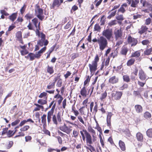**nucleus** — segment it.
I'll use <instances>...</instances> for the list:
<instances>
[{
  "mask_svg": "<svg viewBox=\"0 0 152 152\" xmlns=\"http://www.w3.org/2000/svg\"><path fill=\"white\" fill-rule=\"evenodd\" d=\"M56 107V103H55L50 110L47 113V119L48 124L50 123L52 118V121L53 124L57 125L58 122L60 123L62 121V117L61 112H59L57 115L53 114L54 110Z\"/></svg>",
  "mask_w": 152,
  "mask_h": 152,
  "instance_id": "f257e3e1",
  "label": "nucleus"
},
{
  "mask_svg": "<svg viewBox=\"0 0 152 152\" xmlns=\"http://www.w3.org/2000/svg\"><path fill=\"white\" fill-rule=\"evenodd\" d=\"M80 132L83 140L85 141L86 138V146L85 147L86 149L89 150L91 152L95 151V148L92 145L93 144L92 141H94V139L92 140V137L90 134L85 129H83L80 131Z\"/></svg>",
  "mask_w": 152,
  "mask_h": 152,
  "instance_id": "f03ea898",
  "label": "nucleus"
},
{
  "mask_svg": "<svg viewBox=\"0 0 152 152\" xmlns=\"http://www.w3.org/2000/svg\"><path fill=\"white\" fill-rule=\"evenodd\" d=\"M31 22L29 21V23L27 27L30 30H34V26L36 28L35 31L36 34L38 37L40 36L39 30H41L40 22H38V19L36 18H34L31 20Z\"/></svg>",
  "mask_w": 152,
  "mask_h": 152,
  "instance_id": "7ed1b4c3",
  "label": "nucleus"
},
{
  "mask_svg": "<svg viewBox=\"0 0 152 152\" xmlns=\"http://www.w3.org/2000/svg\"><path fill=\"white\" fill-rule=\"evenodd\" d=\"M93 42H97L99 45V49L101 51L103 50L108 46V42L107 39L104 37L101 36L97 39L96 38L92 40Z\"/></svg>",
  "mask_w": 152,
  "mask_h": 152,
  "instance_id": "20e7f679",
  "label": "nucleus"
},
{
  "mask_svg": "<svg viewBox=\"0 0 152 152\" xmlns=\"http://www.w3.org/2000/svg\"><path fill=\"white\" fill-rule=\"evenodd\" d=\"M99 60V55L96 54L94 58V59L92 61L91 64H88L89 70L91 74L93 75L97 69L98 63Z\"/></svg>",
  "mask_w": 152,
  "mask_h": 152,
  "instance_id": "39448f33",
  "label": "nucleus"
},
{
  "mask_svg": "<svg viewBox=\"0 0 152 152\" xmlns=\"http://www.w3.org/2000/svg\"><path fill=\"white\" fill-rule=\"evenodd\" d=\"M40 37L41 39L37 41V44L41 47L43 45L47 46L49 43L48 40L46 39L45 35L43 32L40 33V36L39 37Z\"/></svg>",
  "mask_w": 152,
  "mask_h": 152,
  "instance_id": "423d86ee",
  "label": "nucleus"
},
{
  "mask_svg": "<svg viewBox=\"0 0 152 152\" xmlns=\"http://www.w3.org/2000/svg\"><path fill=\"white\" fill-rule=\"evenodd\" d=\"M123 93L122 91H117L112 93L111 94V98L112 100L119 101L121 99Z\"/></svg>",
  "mask_w": 152,
  "mask_h": 152,
  "instance_id": "0eeeda50",
  "label": "nucleus"
},
{
  "mask_svg": "<svg viewBox=\"0 0 152 152\" xmlns=\"http://www.w3.org/2000/svg\"><path fill=\"white\" fill-rule=\"evenodd\" d=\"M102 36L105 37L107 39L110 40L113 35V31L112 29L108 28L104 29L102 32Z\"/></svg>",
  "mask_w": 152,
  "mask_h": 152,
  "instance_id": "6e6552de",
  "label": "nucleus"
},
{
  "mask_svg": "<svg viewBox=\"0 0 152 152\" xmlns=\"http://www.w3.org/2000/svg\"><path fill=\"white\" fill-rule=\"evenodd\" d=\"M37 9L36 10H35L36 16L39 20L42 21L45 18V16L43 15V10L40 8L39 6H37Z\"/></svg>",
  "mask_w": 152,
  "mask_h": 152,
  "instance_id": "1a4fd4ad",
  "label": "nucleus"
},
{
  "mask_svg": "<svg viewBox=\"0 0 152 152\" xmlns=\"http://www.w3.org/2000/svg\"><path fill=\"white\" fill-rule=\"evenodd\" d=\"M114 34L116 40L121 39L123 37V32L121 28H115L114 31Z\"/></svg>",
  "mask_w": 152,
  "mask_h": 152,
  "instance_id": "9d476101",
  "label": "nucleus"
},
{
  "mask_svg": "<svg viewBox=\"0 0 152 152\" xmlns=\"http://www.w3.org/2000/svg\"><path fill=\"white\" fill-rule=\"evenodd\" d=\"M71 126L68 127L64 123L63 125L59 126V129L61 131L66 133L67 134H69L72 131L71 129Z\"/></svg>",
  "mask_w": 152,
  "mask_h": 152,
  "instance_id": "9b49d317",
  "label": "nucleus"
},
{
  "mask_svg": "<svg viewBox=\"0 0 152 152\" xmlns=\"http://www.w3.org/2000/svg\"><path fill=\"white\" fill-rule=\"evenodd\" d=\"M119 81V78L116 75H112L110 76L108 80L109 83L111 84H115L118 83Z\"/></svg>",
  "mask_w": 152,
  "mask_h": 152,
  "instance_id": "f8f14e48",
  "label": "nucleus"
},
{
  "mask_svg": "<svg viewBox=\"0 0 152 152\" xmlns=\"http://www.w3.org/2000/svg\"><path fill=\"white\" fill-rule=\"evenodd\" d=\"M127 41L129 44L131 45V46H135L138 42L137 39L132 37L130 35L128 37Z\"/></svg>",
  "mask_w": 152,
  "mask_h": 152,
  "instance_id": "ddd939ff",
  "label": "nucleus"
},
{
  "mask_svg": "<svg viewBox=\"0 0 152 152\" xmlns=\"http://www.w3.org/2000/svg\"><path fill=\"white\" fill-rule=\"evenodd\" d=\"M47 92L50 94H53L54 93V90H47L46 91V92L44 91L43 92L40 94L38 96V97L40 99L43 98L47 100L48 98V94Z\"/></svg>",
  "mask_w": 152,
  "mask_h": 152,
  "instance_id": "4468645a",
  "label": "nucleus"
},
{
  "mask_svg": "<svg viewBox=\"0 0 152 152\" xmlns=\"http://www.w3.org/2000/svg\"><path fill=\"white\" fill-rule=\"evenodd\" d=\"M138 75L139 79L142 81H145L148 78L145 72L142 69L139 70Z\"/></svg>",
  "mask_w": 152,
  "mask_h": 152,
  "instance_id": "2eb2a0df",
  "label": "nucleus"
},
{
  "mask_svg": "<svg viewBox=\"0 0 152 152\" xmlns=\"http://www.w3.org/2000/svg\"><path fill=\"white\" fill-rule=\"evenodd\" d=\"M56 91H57L58 93L57 94L54 96V98L57 99H59L57 101L58 104V105H60L61 103L63 98L61 95L59 94L60 91L58 89H56Z\"/></svg>",
  "mask_w": 152,
  "mask_h": 152,
  "instance_id": "dca6fc26",
  "label": "nucleus"
},
{
  "mask_svg": "<svg viewBox=\"0 0 152 152\" xmlns=\"http://www.w3.org/2000/svg\"><path fill=\"white\" fill-rule=\"evenodd\" d=\"M63 2V0H53L52 4L51 5V9H54L55 7H59Z\"/></svg>",
  "mask_w": 152,
  "mask_h": 152,
  "instance_id": "f3484780",
  "label": "nucleus"
},
{
  "mask_svg": "<svg viewBox=\"0 0 152 152\" xmlns=\"http://www.w3.org/2000/svg\"><path fill=\"white\" fill-rule=\"evenodd\" d=\"M88 130L89 132L92 133V140L94 139V141H92V143L96 141V135L95 131L92 128L91 126H90L88 127Z\"/></svg>",
  "mask_w": 152,
  "mask_h": 152,
  "instance_id": "a211bd4d",
  "label": "nucleus"
},
{
  "mask_svg": "<svg viewBox=\"0 0 152 152\" xmlns=\"http://www.w3.org/2000/svg\"><path fill=\"white\" fill-rule=\"evenodd\" d=\"M129 4H131V7L136 8L137 7V4L139 2L140 0H126Z\"/></svg>",
  "mask_w": 152,
  "mask_h": 152,
  "instance_id": "6ab92c4d",
  "label": "nucleus"
},
{
  "mask_svg": "<svg viewBox=\"0 0 152 152\" xmlns=\"http://www.w3.org/2000/svg\"><path fill=\"white\" fill-rule=\"evenodd\" d=\"M113 115V114L111 112H108L107 115L106 119L107 125L110 128L111 127V117Z\"/></svg>",
  "mask_w": 152,
  "mask_h": 152,
  "instance_id": "aec40b11",
  "label": "nucleus"
},
{
  "mask_svg": "<svg viewBox=\"0 0 152 152\" xmlns=\"http://www.w3.org/2000/svg\"><path fill=\"white\" fill-rule=\"evenodd\" d=\"M90 90V89H89L88 92L86 86H83V87L80 90V95L83 97H86L88 94Z\"/></svg>",
  "mask_w": 152,
  "mask_h": 152,
  "instance_id": "412c9836",
  "label": "nucleus"
},
{
  "mask_svg": "<svg viewBox=\"0 0 152 152\" xmlns=\"http://www.w3.org/2000/svg\"><path fill=\"white\" fill-rule=\"evenodd\" d=\"M118 145L121 150L123 151H125L126 150V147L125 142L120 140L119 141Z\"/></svg>",
  "mask_w": 152,
  "mask_h": 152,
  "instance_id": "4be33fe9",
  "label": "nucleus"
},
{
  "mask_svg": "<svg viewBox=\"0 0 152 152\" xmlns=\"http://www.w3.org/2000/svg\"><path fill=\"white\" fill-rule=\"evenodd\" d=\"M134 108L136 112L137 113H142L143 112V107L140 105L136 104L135 105Z\"/></svg>",
  "mask_w": 152,
  "mask_h": 152,
  "instance_id": "5701e85b",
  "label": "nucleus"
},
{
  "mask_svg": "<svg viewBox=\"0 0 152 152\" xmlns=\"http://www.w3.org/2000/svg\"><path fill=\"white\" fill-rule=\"evenodd\" d=\"M148 28L145 25H142L141 28L139 29L138 33L140 35H141L146 32Z\"/></svg>",
  "mask_w": 152,
  "mask_h": 152,
  "instance_id": "b1692460",
  "label": "nucleus"
},
{
  "mask_svg": "<svg viewBox=\"0 0 152 152\" xmlns=\"http://www.w3.org/2000/svg\"><path fill=\"white\" fill-rule=\"evenodd\" d=\"M34 105L36 107L34 108L33 110V112L39 111L40 109L43 110L44 109V107L43 106L40 105L38 103H34Z\"/></svg>",
  "mask_w": 152,
  "mask_h": 152,
  "instance_id": "393cba45",
  "label": "nucleus"
},
{
  "mask_svg": "<svg viewBox=\"0 0 152 152\" xmlns=\"http://www.w3.org/2000/svg\"><path fill=\"white\" fill-rule=\"evenodd\" d=\"M127 7V4L126 3L122 4L120 8L118 10V12H120L122 13H124L126 10L125 8Z\"/></svg>",
  "mask_w": 152,
  "mask_h": 152,
  "instance_id": "a878e982",
  "label": "nucleus"
},
{
  "mask_svg": "<svg viewBox=\"0 0 152 152\" xmlns=\"http://www.w3.org/2000/svg\"><path fill=\"white\" fill-rule=\"evenodd\" d=\"M46 70L47 73L49 74L50 75L52 74L54 72L53 67L48 65L46 68Z\"/></svg>",
  "mask_w": 152,
  "mask_h": 152,
  "instance_id": "bb28decb",
  "label": "nucleus"
},
{
  "mask_svg": "<svg viewBox=\"0 0 152 152\" xmlns=\"http://www.w3.org/2000/svg\"><path fill=\"white\" fill-rule=\"evenodd\" d=\"M136 137L138 141L142 142L143 140V135L140 132H139L136 134Z\"/></svg>",
  "mask_w": 152,
  "mask_h": 152,
  "instance_id": "cd10ccee",
  "label": "nucleus"
},
{
  "mask_svg": "<svg viewBox=\"0 0 152 152\" xmlns=\"http://www.w3.org/2000/svg\"><path fill=\"white\" fill-rule=\"evenodd\" d=\"M128 50V48L127 47L124 46L121 48L120 53L122 55L126 56V55Z\"/></svg>",
  "mask_w": 152,
  "mask_h": 152,
  "instance_id": "c85d7f7f",
  "label": "nucleus"
},
{
  "mask_svg": "<svg viewBox=\"0 0 152 152\" xmlns=\"http://www.w3.org/2000/svg\"><path fill=\"white\" fill-rule=\"evenodd\" d=\"M46 116L45 114H43L41 117V122L43 124V126H46Z\"/></svg>",
  "mask_w": 152,
  "mask_h": 152,
  "instance_id": "c756f323",
  "label": "nucleus"
},
{
  "mask_svg": "<svg viewBox=\"0 0 152 152\" xmlns=\"http://www.w3.org/2000/svg\"><path fill=\"white\" fill-rule=\"evenodd\" d=\"M37 102L39 104L43 106L47 103V100L44 99H40L38 100Z\"/></svg>",
  "mask_w": 152,
  "mask_h": 152,
  "instance_id": "7c9ffc66",
  "label": "nucleus"
},
{
  "mask_svg": "<svg viewBox=\"0 0 152 152\" xmlns=\"http://www.w3.org/2000/svg\"><path fill=\"white\" fill-rule=\"evenodd\" d=\"M135 61V58H131L127 61L126 65L128 66H131L134 64Z\"/></svg>",
  "mask_w": 152,
  "mask_h": 152,
  "instance_id": "2f4dec72",
  "label": "nucleus"
},
{
  "mask_svg": "<svg viewBox=\"0 0 152 152\" xmlns=\"http://www.w3.org/2000/svg\"><path fill=\"white\" fill-rule=\"evenodd\" d=\"M140 55V50H137L135 51L132 54L131 57H139Z\"/></svg>",
  "mask_w": 152,
  "mask_h": 152,
  "instance_id": "473e14b6",
  "label": "nucleus"
},
{
  "mask_svg": "<svg viewBox=\"0 0 152 152\" xmlns=\"http://www.w3.org/2000/svg\"><path fill=\"white\" fill-rule=\"evenodd\" d=\"M143 116L145 119H148L151 118V115L149 112L145 111L143 113Z\"/></svg>",
  "mask_w": 152,
  "mask_h": 152,
  "instance_id": "72a5a7b5",
  "label": "nucleus"
},
{
  "mask_svg": "<svg viewBox=\"0 0 152 152\" xmlns=\"http://www.w3.org/2000/svg\"><path fill=\"white\" fill-rule=\"evenodd\" d=\"M17 12L12 13L9 16V19L12 21H14L17 18Z\"/></svg>",
  "mask_w": 152,
  "mask_h": 152,
  "instance_id": "f704fd0d",
  "label": "nucleus"
},
{
  "mask_svg": "<svg viewBox=\"0 0 152 152\" xmlns=\"http://www.w3.org/2000/svg\"><path fill=\"white\" fill-rule=\"evenodd\" d=\"M107 93L106 91H105L104 92L101 94V96L100 97V99L101 101H104L107 97Z\"/></svg>",
  "mask_w": 152,
  "mask_h": 152,
  "instance_id": "c9c22d12",
  "label": "nucleus"
},
{
  "mask_svg": "<svg viewBox=\"0 0 152 152\" xmlns=\"http://www.w3.org/2000/svg\"><path fill=\"white\" fill-rule=\"evenodd\" d=\"M142 6L145 7H149L151 5L150 1L148 0H144L142 2Z\"/></svg>",
  "mask_w": 152,
  "mask_h": 152,
  "instance_id": "e433bc0d",
  "label": "nucleus"
},
{
  "mask_svg": "<svg viewBox=\"0 0 152 152\" xmlns=\"http://www.w3.org/2000/svg\"><path fill=\"white\" fill-rule=\"evenodd\" d=\"M25 57L26 58L29 57L30 60V61H33L35 59V58H36L35 54L34 53H29Z\"/></svg>",
  "mask_w": 152,
  "mask_h": 152,
  "instance_id": "4c0bfd02",
  "label": "nucleus"
},
{
  "mask_svg": "<svg viewBox=\"0 0 152 152\" xmlns=\"http://www.w3.org/2000/svg\"><path fill=\"white\" fill-rule=\"evenodd\" d=\"M123 81L126 83L129 82L130 81V79L129 76L127 75H124L123 76Z\"/></svg>",
  "mask_w": 152,
  "mask_h": 152,
  "instance_id": "58836bf2",
  "label": "nucleus"
},
{
  "mask_svg": "<svg viewBox=\"0 0 152 152\" xmlns=\"http://www.w3.org/2000/svg\"><path fill=\"white\" fill-rule=\"evenodd\" d=\"M55 83L53 82H49V84L47 85V88L48 89H53L55 87Z\"/></svg>",
  "mask_w": 152,
  "mask_h": 152,
  "instance_id": "ea45409f",
  "label": "nucleus"
},
{
  "mask_svg": "<svg viewBox=\"0 0 152 152\" xmlns=\"http://www.w3.org/2000/svg\"><path fill=\"white\" fill-rule=\"evenodd\" d=\"M25 18L27 20H30L34 18V16L33 14H31L29 12L25 16Z\"/></svg>",
  "mask_w": 152,
  "mask_h": 152,
  "instance_id": "a19ab883",
  "label": "nucleus"
},
{
  "mask_svg": "<svg viewBox=\"0 0 152 152\" xmlns=\"http://www.w3.org/2000/svg\"><path fill=\"white\" fill-rule=\"evenodd\" d=\"M46 126H43V129L42 130L43 132V134H45L46 135H48L50 136V132L46 129Z\"/></svg>",
  "mask_w": 152,
  "mask_h": 152,
  "instance_id": "79ce46f5",
  "label": "nucleus"
},
{
  "mask_svg": "<svg viewBox=\"0 0 152 152\" xmlns=\"http://www.w3.org/2000/svg\"><path fill=\"white\" fill-rule=\"evenodd\" d=\"M147 136L149 138H152V128L148 129L146 131Z\"/></svg>",
  "mask_w": 152,
  "mask_h": 152,
  "instance_id": "37998d69",
  "label": "nucleus"
},
{
  "mask_svg": "<svg viewBox=\"0 0 152 152\" xmlns=\"http://www.w3.org/2000/svg\"><path fill=\"white\" fill-rule=\"evenodd\" d=\"M101 28L99 24L96 23L94 27V31H97L99 32L101 31Z\"/></svg>",
  "mask_w": 152,
  "mask_h": 152,
  "instance_id": "c03bdc74",
  "label": "nucleus"
},
{
  "mask_svg": "<svg viewBox=\"0 0 152 152\" xmlns=\"http://www.w3.org/2000/svg\"><path fill=\"white\" fill-rule=\"evenodd\" d=\"M79 132L78 130L74 129L72 132V137L75 138H77L79 136Z\"/></svg>",
  "mask_w": 152,
  "mask_h": 152,
  "instance_id": "a18cd8bd",
  "label": "nucleus"
},
{
  "mask_svg": "<svg viewBox=\"0 0 152 152\" xmlns=\"http://www.w3.org/2000/svg\"><path fill=\"white\" fill-rule=\"evenodd\" d=\"M72 112L76 116H77L79 113L78 111L77 110H76L74 104L72 106Z\"/></svg>",
  "mask_w": 152,
  "mask_h": 152,
  "instance_id": "49530a36",
  "label": "nucleus"
},
{
  "mask_svg": "<svg viewBox=\"0 0 152 152\" xmlns=\"http://www.w3.org/2000/svg\"><path fill=\"white\" fill-rule=\"evenodd\" d=\"M56 44H55V45H53V47H51L50 49L48 51V53H47L48 55L46 57L47 58H48L50 57V54L54 50V48L56 47Z\"/></svg>",
  "mask_w": 152,
  "mask_h": 152,
  "instance_id": "de8ad7c7",
  "label": "nucleus"
},
{
  "mask_svg": "<svg viewBox=\"0 0 152 152\" xmlns=\"http://www.w3.org/2000/svg\"><path fill=\"white\" fill-rule=\"evenodd\" d=\"M117 24V22L116 20H111L109 22L108 24L110 27H111L113 26L116 25Z\"/></svg>",
  "mask_w": 152,
  "mask_h": 152,
  "instance_id": "09e8293b",
  "label": "nucleus"
},
{
  "mask_svg": "<svg viewBox=\"0 0 152 152\" xmlns=\"http://www.w3.org/2000/svg\"><path fill=\"white\" fill-rule=\"evenodd\" d=\"M107 141L109 142L112 145L116 146L115 143L113 141L112 136H110L107 139Z\"/></svg>",
  "mask_w": 152,
  "mask_h": 152,
  "instance_id": "8fccbe9b",
  "label": "nucleus"
},
{
  "mask_svg": "<svg viewBox=\"0 0 152 152\" xmlns=\"http://www.w3.org/2000/svg\"><path fill=\"white\" fill-rule=\"evenodd\" d=\"M134 95L135 96H138L141 97V91H134L133 92Z\"/></svg>",
  "mask_w": 152,
  "mask_h": 152,
  "instance_id": "3c124183",
  "label": "nucleus"
},
{
  "mask_svg": "<svg viewBox=\"0 0 152 152\" xmlns=\"http://www.w3.org/2000/svg\"><path fill=\"white\" fill-rule=\"evenodd\" d=\"M152 51V48H151L149 49H146L144 51V53L145 55H148L151 54Z\"/></svg>",
  "mask_w": 152,
  "mask_h": 152,
  "instance_id": "603ef678",
  "label": "nucleus"
},
{
  "mask_svg": "<svg viewBox=\"0 0 152 152\" xmlns=\"http://www.w3.org/2000/svg\"><path fill=\"white\" fill-rule=\"evenodd\" d=\"M77 116L78 121L83 124L85 125L86 123H85L83 120V118L82 116L80 115H78Z\"/></svg>",
  "mask_w": 152,
  "mask_h": 152,
  "instance_id": "864d4df0",
  "label": "nucleus"
},
{
  "mask_svg": "<svg viewBox=\"0 0 152 152\" xmlns=\"http://www.w3.org/2000/svg\"><path fill=\"white\" fill-rule=\"evenodd\" d=\"M116 12L117 10H115L111 12L110 14L107 17V18L110 19L112 17L114 16L116 14Z\"/></svg>",
  "mask_w": 152,
  "mask_h": 152,
  "instance_id": "5fc2aeb1",
  "label": "nucleus"
},
{
  "mask_svg": "<svg viewBox=\"0 0 152 152\" xmlns=\"http://www.w3.org/2000/svg\"><path fill=\"white\" fill-rule=\"evenodd\" d=\"M128 87V85L126 83H124L122 86L120 87L119 89L121 90H123L127 89Z\"/></svg>",
  "mask_w": 152,
  "mask_h": 152,
  "instance_id": "6e6d98bb",
  "label": "nucleus"
},
{
  "mask_svg": "<svg viewBox=\"0 0 152 152\" xmlns=\"http://www.w3.org/2000/svg\"><path fill=\"white\" fill-rule=\"evenodd\" d=\"M90 79L91 77H90L89 75L87 76L86 80L84 82L83 86H86L87 84L89 82Z\"/></svg>",
  "mask_w": 152,
  "mask_h": 152,
  "instance_id": "4d7b16f0",
  "label": "nucleus"
},
{
  "mask_svg": "<svg viewBox=\"0 0 152 152\" xmlns=\"http://www.w3.org/2000/svg\"><path fill=\"white\" fill-rule=\"evenodd\" d=\"M30 128V126L28 125H25L20 129V131L23 132L27 131Z\"/></svg>",
  "mask_w": 152,
  "mask_h": 152,
  "instance_id": "13d9d810",
  "label": "nucleus"
},
{
  "mask_svg": "<svg viewBox=\"0 0 152 152\" xmlns=\"http://www.w3.org/2000/svg\"><path fill=\"white\" fill-rule=\"evenodd\" d=\"M116 19L118 20L123 21L124 20L123 15H118L115 17Z\"/></svg>",
  "mask_w": 152,
  "mask_h": 152,
  "instance_id": "bf43d9fd",
  "label": "nucleus"
},
{
  "mask_svg": "<svg viewBox=\"0 0 152 152\" xmlns=\"http://www.w3.org/2000/svg\"><path fill=\"white\" fill-rule=\"evenodd\" d=\"M15 134V132H13V131L9 130L7 132V135L9 137H12Z\"/></svg>",
  "mask_w": 152,
  "mask_h": 152,
  "instance_id": "052dcab7",
  "label": "nucleus"
},
{
  "mask_svg": "<svg viewBox=\"0 0 152 152\" xmlns=\"http://www.w3.org/2000/svg\"><path fill=\"white\" fill-rule=\"evenodd\" d=\"M16 37L17 40L22 38V32L21 31H18L16 34Z\"/></svg>",
  "mask_w": 152,
  "mask_h": 152,
  "instance_id": "680f3d73",
  "label": "nucleus"
},
{
  "mask_svg": "<svg viewBox=\"0 0 152 152\" xmlns=\"http://www.w3.org/2000/svg\"><path fill=\"white\" fill-rule=\"evenodd\" d=\"M25 135L24 133L22 131H20V132H19L18 133V135H16L15 137V138H16L17 137H23Z\"/></svg>",
  "mask_w": 152,
  "mask_h": 152,
  "instance_id": "e2e57ef3",
  "label": "nucleus"
},
{
  "mask_svg": "<svg viewBox=\"0 0 152 152\" xmlns=\"http://www.w3.org/2000/svg\"><path fill=\"white\" fill-rule=\"evenodd\" d=\"M141 43L143 45H146L149 44L150 43V42L149 40L148 39H146L142 41Z\"/></svg>",
  "mask_w": 152,
  "mask_h": 152,
  "instance_id": "0e129e2a",
  "label": "nucleus"
},
{
  "mask_svg": "<svg viewBox=\"0 0 152 152\" xmlns=\"http://www.w3.org/2000/svg\"><path fill=\"white\" fill-rule=\"evenodd\" d=\"M71 26V23L70 21H69L67 24L64 26V29H67L70 28Z\"/></svg>",
  "mask_w": 152,
  "mask_h": 152,
  "instance_id": "69168bd1",
  "label": "nucleus"
},
{
  "mask_svg": "<svg viewBox=\"0 0 152 152\" xmlns=\"http://www.w3.org/2000/svg\"><path fill=\"white\" fill-rule=\"evenodd\" d=\"M79 56V53H73L72 54L71 59L74 60L77 57H78Z\"/></svg>",
  "mask_w": 152,
  "mask_h": 152,
  "instance_id": "338daca9",
  "label": "nucleus"
},
{
  "mask_svg": "<svg viewBox=\"0 0 152 152\" xmlns=\"http://www.w3.org/2000/svg\"><path fill=\"white\" fill-rule=\"evenodd\" d=\"M21 55L24 56L28 54V52L26 50H21L20 51Z\"/></svg>",
  "mask_w": 152,
  "mask_h": 152,
  "instance_id": "774afa93",
  "label": "nucleus"
}]
</instances>
